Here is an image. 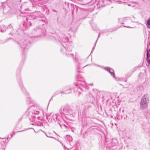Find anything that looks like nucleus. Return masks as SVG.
Wrapping results in <instances>:
<instances>
[{
  "label": "nucleus",
  "mask_w": 150,
  "mask_h": 150,
  "mask_svg": "<svg viewBox=\"0 0 150 150\" xmlns=\"http://www.w3.org/2000/svg\"><path fill=\"white\" fill-rule=\"evenodd\" d=\"M60 37L61 40L64 43L61 47V51L67 56L73 58V55L71 52L73 47L72 42H68L67 37L64 34H62Z\"/></svg>",
  "instance_id": "obj_2"
},
{
  "label": "nucleus",
  "mask_w": 150,
  "mask_h": 150,
  "mask_svg": "<svg viewBox=\"0 0 150 150\" xmlns=\"http://www.w3.org/2000/svg\"><path fill=\"white\" fill-rule=\"evenodd\" d=\"M124 112V110H123L122 112Z\"/></svg>",
  "instance_id": "obj_29"
},
{
  "label": "nucleus",
  "mask_w": 150,
  "mask_h": 150,
  "mask_svg": "<svg viewBox=\"0 0 150 150\" xmlns=\"http://www.w3.org/2000/svg\"><path fill=\"white\" fill-rule=\"evenodd\" d=\"M53 11H55V10H53Z\"/></svg>",
  "instance_id": "obj_28"
},
{
  "label": "nucleus",
  "mask_w": 150,
  "mask_h": 150,
  "mask_svg": "<svg viewBox=\"0 0 150 150\" xmlns=\"http://www.w3.org/2000/svg\"><path fill=\"white\" fill-rule=\"evenodd\" d=\"M93 83H91L90 84H89L90 85V86H92L93 85Z\"/></svg>",
  "instance_id": "obj_22"
},
{
  "label": "nucleus",
  "mask_w": 150,
  "mask_h": 150,
  "mask_svg": "<svg viewBox=\"0 0 150 150\" xmlns=\"http://www.w3.org/2000/svg\"><path fill=\"white\" fill-rule=\"evenodd\" d=\"M1 10L3 12V13H8L10 8L7 5H5L3 4L1 6Z\"/></svg>",
  "instance_id": "obj_8"
},
{
  "label": "nucleus",
  "mask_w": 150,
  "mask_h": 150,
  "mask_svg": "<svg viewBox=\"0 0 150 150\" xmlns=\"http://www.w3.org/2000/svg\"><path fill=\"white\" fill-rule=\"evenodd\" d=\"M21 83H20V84H19V85H21Z\"/></svg>",
  "instance_id": "obj_26"
},
{
  "label": "nucleus",
  "mask_w": 150,
  "mask_h": 150,
  "mask_svg": "<svg viewBox=\"0 0 150 150\" xmlns=\"http://www.w3.org/2000/svg\"><path fill=\"white\" fill-rule=\"evenodd\" d=\"M104 69L105 70L108 71L110 73L111 75L114 78H115L114 71L113 69H111L108 67H105L104 68Z\"/></svg>",
  "instance_id": "obj_10"
},
{
  "label": "nucleus",
  "mask_w": 150,
  "mask_h": 150,
  "mask_svg": "<svg viewBox=\"0 0 150 150\" xmlns=\"http://www.w3.org/2000/svg\"><path fill=\"white\" fill-rule=\"evenodd\" d=\"M100 33H99V35H98V38H97V40H96V42H95V44H94V46H93V48H92V50L91 52H92L93 51V50H94V49H95V47H96V42H97L98 38H99V36L100 35Z\"/></svg>",
  "instance_id": "obj_15"
},
{
  "label": "nucleus",
  "mask_w": 150,
  "mask_h": 150,
  "mask_svg": "<svg viewBox=\"0 0 150 150\" xmlns=\"http://www.w3.org/2000/svg\"><path fill=\"white\" fill-rule=\"evenodd\" d=\"M59 125L62 128V127L63 126H66V125L64 124H63V125H62V124H61V122H59Z\"/></svg>",
  "instance_id": "obj_17"
},
{
  "label": "nucleus",
  "mask_w": 150,
  "mask_h": 150,
  "mask_svg": "<svg viewBox=\"0 0 150 150\" xmlns=\"http://www.w3.org/2000/svg\"><path fill=\"white\" fill-rule=\"evenodd\" d=\"M76 78H79V76H76Z\"/></svg>",
  "instance_id": "obj_21"
},
{
  "label": "nucleus",
  "mask_w": 150,
  "mask_h": 150,
  "mask_svg": "<svg viewBox=\"0 0 150 150\" xmlns=\"http://www.w3.org/2000/svg\"><path fill=\"white\" fill-rule=\"evenodd\" d=\"M144 115L147 119H150V112L146 111L144 113Z\"/></svg>",
  "instance_id": "obj_13"
},
{
  "label": "nucleus",
  "mask_w": 150,
  "mask_h": 150,
  "mask_svg": "<svg viewBox=\"0 0 150 150\" xmlns=\"http://www.w3.org/2000/svg\"><path fill=\"white\" fill-rule=\"evenodd\" d=\"M17 44H18L22 49L24 50L23 52H26L27 50L29 48L30 45V42H28L24 40H19L17 42Z\"/></svg>",
  "instance_id": "obj_6"
},
{
  "label": "nucleus",
  "mask_w": 150,
  "mask_h": 150,
  "mask_svg": "<svg viewBox=\"0 0 150 150\" xmlns=\"http://www.w3.org/2000/svg\"><path fill=\"white\" fill-rule=\"evenodd\" d=\"M113 142H117V140H116V139H114L113 141Z\"/></svg>",
  "instance_id": "obj_19"
},
{
  "label": "nucleus",
  "mask_w": 150,
  "mask_h": 150,
  "mask_svg": "<svg viewBox=\"0 0 150 150\" xmlns=\"http://www.w3.org/2000/svg\"><path fill=\"white\" fill-rule=\"evenodd\" d=\"M0 43H1V42H0Z\"/></svg>",
  "instance_id": "obj_30"
},
{
  "label": "nucleus",
  "mask_w": 150,
  "mask_h": 150,
  "mask_svg": "<svg viewBox=\"0 0 150 150\" xmlns=\"http://www.w3.org/2000/svg\"><path fill=\"white\" fill-rule=\"evenodd\" d=\"M62 114L60 115L57 113L55 114H53L52 116V118H51L50 119V115L47 114L46 115V117L47 119L51 121L52 122H55L56 121H58V122L60 121L61 122H62V121H64L66 123H67V121L66 120L62 118Z\"/></svg>",
  "instance_id": "obj_5"
},
{
  "label": "nucleus",
  "mask_w": 150,
  "mask_h": 150,
  "mask_svg": "<svg viewBox=\"0 0 150 150\" xmlns=\"http://www.w3.org/2000/svg\"><path fill=\"white\" fill-rule=\"evenodd\" d=\"M12 28V26L11 25V24L9 25L7 28L5 25H0V31L1 32H4L6 30V28L8 29H11Z\"/></svg>",
  "instance_id": "obj_9"
},
{
  "label": "nucleus",
  "mask_w": 150,
  "mask_h": 150,
  "mask_svg": "<svg viewBox=\"0 0 150 150\" xmlns=\"http://www.w3.org/2000/svg\"><path fill=\"white\" fill-rule=\"evenodd\" d=\"M77 83L76 84L75 83L74 84V87L73 88L74 92L75 93L76 95L79 96L80 95L81 90L83 89L80 87L78 86H82L83 87L85 88H87V85L85 82L83 81H81V80L77 79Z\"/></svg>",
  "instance_id": "obj_4"
},
{
  "label": "nucleus",
  "mask_w": 150,
  "mask_h": 150,
  "mask_svg": "<svg viewBox=\"0 0 150 150\" xmlns=\"http://www.w3.org/2000/svg\"><path fill=\"white\" fill-rule=\"evenodd\" d=\"M31 38H30V37H29L28 38H29V40L30 39H31Z\"/></svg>",
  "instance_id": "obj_25"
},
{
  "label": "nucleus",
  "mask_w": 150,
  "mask_h": 150,
  "mask_svg": "<svg viewBox=\"0 0 150 150\" xmlns=\"http://www.w3.org/2000/svg\"><path fill=\"white\" fill-rule=\"evenodd\" d=\"M147 27L149 28H150V18H149L147 22Z\"/></svg>",
  "instance_id": "obj_16"
},
{
  "label": "nucleus",
  "mask_w": 150,
  "mask_h": 150,
  "mask_svg": "<svg viewBox=\"0 0 150 150\" xmlns=\"http://www.w3.org/2000/svg\"><path fill=\"white\" fill-rule=\"evenodd\" d=\"M28 18H26V20L27 21H28Z\"/></svg>",
  "instance_id": "obj_23"
},
{
  "label": "nucleus",
  "mask_w": 150,
  "mask_h": 150,
  "mask_svg": "<svg viewBox=\"0 0 150 150\" xmlns=\"http://www.w3.org/2000/svg\"><path fill=\"white\" fill-rule=\"evenodd\" d=\"M123 26H124V27H126L128 28H132V27H130L129 26H125L124 25H123Z\"/></svg>",
  "instance_id": "obj_18"
},
{
  "label": "nucleus",
  "mask_w": 150,
  "mask_h": 150,
  "mask_svg": "<svg viewBox=\"0 0 150 150\" xmlns=\"http://www.w3.org/2000/svg\"><path fill=\"white\" fill-rule=\"evenodd\" d=\"M71 88H70L69 87H65L64 88V91H60V93H63L64 92H65L64 93L65 94H68L70 93L71 91Z\"/></svg>",
  "instance_id": "obj_11"
},
{
  "label": "nucleus",
  "mask_w": 150,
  "mask_h": 150,
  "mask_svg": "<svg viewBox=\"0 0 150 150\" xmlns=\"http://www.w3.org/2000/svg\"><path fill=\"white\" fill-rule=\"evenodd\" d=\"M149 102V96L147 94L144 95L141 100L140 103V108L144 109L146 108L148 105Z\"/></svg>",
  "instance_id": "obj_7"
},
{
  "label": "nucleus",
  "mask_w": 150,
  "mask_h": 150,
  "mask_svg": "<svg viewBox=\"0 0 150 150\" xmlns=\"http://www.w3.org/2000/svg\"><path fill=\"white\" fill-rule=\"evenodd\" d=\"M141 88H142V89H143V87H142V86H141Z\"/></svg>",
  "instance_id": "obj_27"
},
{
  "label": "nucleus",
  "mask_w": 150,
  "mask_h": 150,
  "mask_svg": "<svg viewBox=\"0 0 150 150\" xmlns=\"http://www.w3.org/2000/svg\"><path fill=\"white\" fill-rule=\"evenodd\" d=\"M148 48V46L147 48ZM146 60L149 64H150V49L149 50L147 49H146Z\"/></svg>",
  "instance_id": "obj_12"
},
{
  "label": "nucleus",
  "mask_w": 150,
  "mask_h": 150,
  "mask_svg": "<svg viewBox=\"0 0 150 150\" xmlns=\"http://www.w3.org/2000/svg\"><path fill=\"white\" fill-rule=\"evenodd\" d=\"M67 140L69 141H71L72 140V137L69 135H67L66 137Z\"/></svg>",
  "instance_id": "obj_14"
},
{
  "label": "nucleus",
  "mask_w": 150,
  "mask_h": 150,
  "mask_svg": "<svg viewBox=\"0 0 150 150\" xmlns=\"http://www.w3.org/2000/svg\"><path fill=\"white\" fill-rule=\"evenodd\" d=\"M32 100V99H31V98H30V100L29 101H30V102H32V100Z\"/></svg>",
  "instance_id": "obj_20"
},
{
  "label": "nucleus",
  "mask_w": 150,
  "mask_h": 150,
  "mask_svg": "<svg viewBox=\"0 0 150 150\" xmlns=\"http://www.w3.org/2000/svg\"><path fill=\"white\" fill-rule=\"evenodd\" d=\"M30 25H31L32 24H31V23L30 22Z\"/></svg>",
  "instance_id": "obj_24"
},
{
  "label": "nucleus",
  "mask_w": 150,
  "mask_h": 150,
  "mask_svg": "<svg viewBox=\"0 0 150 150\" xmlns=\"http://www.w3.org/2000/svg\"><path fill=\"white\" fill-rule=\"evenodd\" d=\"M60 114L62 112L65 116V120L67 121V123L69 120H72L74 114L71 108L68 105L62 106L60 110Z\"/></svg>",
  "instance_id": "obj_3"
},
{
  "label": "nucleus",
  "mask_w": 150,
  "mask_h": 150,
  "mask_svg": "<svg viewBox=\"0 0 150 150\" xmlns=\"http://www.w3.org/2000/svg\"><path fill=\"white\" fill-rule=\"evenodd\" d=\"M40 112L35 110V108L33 105L28 108L26 112L30 121V124L35 126H40L41 125L42 119L40 117L37 116Z\"/></svg>",
  "instance_id": "obj_1"
}]
</instances>
